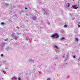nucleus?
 Wrapping results in <instances>:
<instances>
[{
	"label": "nucleus",
	"instance_id": "nucleus-1",
	"mask_svg": "<svg viewBox=\"0 0 80 80\" xmlns=\"http://www.w3.org/2000/svg\"><path fill=\"white\" fill-rule=\"evenodd\" d=\"M51 37L52 38H58L59 37V35L57 33H54L53 34H52L51 36Z\"/></svg>",
	"mask_w": 80,
	"mask_h": 80
},
{
	"label": "nucleus",
	"instance_id": "nucleus-2",
	"mask_svg": "<svg viewBox=\"0 0 80 80\" xmlns=\"http://www.w3.org/2000/svg\"><path fill=\"white\" fill-rule=\"evenodd\" d=\"M78 8V6L77 5H74L73 7V8L74 9H77Z\"/></svg>",
	"mask_w": 80,
	"mask_h": 80
},
{
	"label": "nucleus",
	"instance_id": "nucleus-3",
	"mask_svg": "<svg viewBox=\"0 0 80 80\" xmlns=\"http://www.w3.org/2000/svg\"><path fill=\"white\" fill-rule=\"evenodd\" d=\"M75 42H78V38H75Z\"/></svg>",
	"mask_w": 80,
	"mask_h": 80
},
{
	"label": "nucleus",
	"instance_id": "nucleus-4",
	"mask_svg": "<svg viewBox=\"0 0 80 80\" xmlns=\"http://www.w3.org/2000/svg\"><path fill=\"white\" fill-rule=\"evenodd\" d=\"M65 38L63 37H62L60 38V40H65Z\"/></svg>",
	"mask_w": 80,
	"mask_h": 80
},
{
	"label": "nucleus",
	"instance_id": "nucleus-5",
	"mask_svg": "<svg viewBox=\"0 0 80 80\" xmlns=\"http://www.w3.org/2000/svg\"><path fill=\"white\" fill-rule=\"evenodd\" d=\"M54 46V48H55L56 49H58V47L57 46L55 45Z\"/></svg>",
	"mask_w": 80,
	"mask_h": 80
},
{
	"label": "nucleus",
	"instance_id": "nucleus-6",
	"mask_svg": "<svg viewBox=\"0 0 80 80\" xmlns=\"http://www.w3.org/2000/svg\"><path fill=\"white\" fill-rule=\"evenodd\" d=\"M8 5H9V4H7V3L5 4V6H6V7H7V6H8Z\"/></svg>",
	"mask_w": 80,
	"mask_h": 80
},
{
	"label": "nucleus",
	"instance_id": "nucleus-7",
	"mask_svg": "<svg viewBox=\"0 0 80 80\" xmlns=\"http://www.w3.org/2000/svg\"><path fill=\"white\" fill-rule=\"evenodd\" d=\"M33 19L34 20H35V19H37V18L35 16H34V17L33 18Z\"/></svg>",
	"mask_w": 80,
	"mask_h": 80
},
{
	"label": "nucleus",
	"instance_id": "nucleus-8",
	"mask_svg": "<svg viewBox=\"0 0 80 80\" xmlns=\"http://www.w3.org/2000/svg\"><path fill=\"white\" fill-rule=\"evenodd\" d=\"M68 7H70V3H68Z\"/></svg>",
	"mask_w": 80,
	"mask_h": 80
},
{
	"label": "nucleus",
	"instance_id": "nucleus-9",
	"mask_svg": "<svg viewBox=\"0 0 80 80\" xmlns=\"http://www.w3.org/2000/svg\"><path fill=\"white\" fill-rule=\"evenodd\" d=\"M67 27V25L66 24H65L64 26V27Z\"/></svg>",
	"mask_w": 80,
	"mask_h": 80
},
{
	"label": "nucleus",
	"instance_id": "nucleus-10",
	"mask_svg": "<svg viewBox=\"0 0 80 80\" xmlns=\"http://www.w3.org/2000/svg\"><path fill=\"white\" fill-rule=\"evenodd\" d=\"M7 40H8V38H6L4 39V41H7Z\"/></svg>",
	"mask_w": 80,
	"mask_h": 80
},
{
	"label": "nucleus",
	"instance_id": "nucleus-11",
	"mask_svg": "<svg viewBox=\"0 0 80 80\" xmlns=\"http://www.w3.org/2000/svg\"><path fill=\"white\" fill-rule=\"evenodd\" d=\"M18 80H21V78H20V77L18 78Z\"/></svg>",
	"mask_w": 80,
	"mask_h": 80
},
{
	"label": "nucleus",
	"instance_id": "nucleus-12",
	"mask_svg": "<svg viewBox=\"0 0 80 80\" xmlns=\"http://www.w3.org/2000/svg\"><path fill=\"white\" fill-rule=\"evenodd\" d=\"M47 80H50V78H48Z\"/></svg>",
	"mask_w": 80,
	"mask_h": 80
},
{
	"label": "nucleus",
	"instance_id": "nucleus-13",
	"mask_svg": "<svg viewBox=\"0 0 80 80\" xmlns=\"http://www.w3.org/2000/svg\"><path fill=\"white\" fill-rule=\"evenodd\" d=\"M1 57H3V54H1Z\"/></svg>",
	"mask_w": 80,
	"mask_h": 80
},
{
	"label": "nucleus",
	"instance_id": "nucleus-14",
	"mask_svg": "<svg viewBox=\"0 0 80 80\" xmlns=\"http://www.w3.org/2000/svg\"><path fill=\"white\" fill-rule=\"evenodd\" d=\"M14 80H17V78L16 77H14Z\"/></svg>",
	"mask_w": 80,
	"mask_h": 80
},
{
	"label": "nucleus",
	"instance_id": "nucleus-15",
	"mask_svg": "<svg viewBox=\"0 0 80 80\" xmlns=\"http://www.w3.org/2000/svg\"><path fill=\"white\" fill-rule=\"evenodd\" d=\"M73 57L74 58H75V56H73Z\"/></svg>",
	"mask_w": 80,
	"mask_h": 80
},
{
	"label": "nucleus",
	"instance_id": "nucleus-16",
	"mask_svg": "<svg viewBox=\"0 0 80 80\" xmlns=\"http://www.w3.org/2000/svg\"><path fill=\"white\" fill-rule=\"evenodd\" d=\"M1 24V25H4V22H2Z\"/></svg>",
	"mask_w": 80,
	"mask_h": 80
},
{
	"label": "nucleus",
	"instance_id": "nucleus-17",
	"mask_svg": "<svg viewBox=\"0 0 80 80\" xmlns=\"http://www.w3.org/2000/svg\"><path fill=\"white\" fill-rule=\"evenodd\" d=\"M78 28H80V25L79 24L78 25Z\"/></svg>",
	"mask_w": 80,
	"mask_h": 80
},
{
	"label": "nucleus",
	"instance_id": "nucleus-18",
	"mask_svg": "<svg viewBox=\"0 0 80 80\" xmlns=\"http://www.w3.org/2000/svg\"><path fill=\"white\" fill-rule=\"evenodd\" d=\"M78 60H79H79H80V57H79Z\"/></svg>",
	"mask_w": 80,
	"mask_h": 80
},
{
	"label": "nucleus",
	"instance_id": "nucleus-19",
	"mask_svg": "<svg viewBox=\"0 0 80 80\" xmlns=\"http://www.w3.org/2000/svg\"><path fill=\"white\" fill-rule=\"evenodd\" d=\"M27 8H25V9L27 10Z\"/></svg>",
	"mask_w": 80,
	"mask_h": 80
},
{
	"label": "nucleus",
	"instance_id": "nucleus-20",
	"mask_svg": "<svg viewBox=\"0 0 80 80\" xmlns=\"http://www.w3.org/2000/svg\"><path fill=\"white\" fill-rule=\"evenodd\" d=\"M62 58H65V56H63V57H62Z\"/></svg>",
	"mask_w": 80,
	"mask_h": 80
},
{
	"label": "nucleus",
	"instance_id": "nucleus-21",
	"mask_svg": "<svg viewBox=\"0 0 80 80\" xmlns=\"http://www.w3.org/2000/svg\"><path fill=\"white\" fill-rule=\"evenodd\" d=\"M15 40H17V38H15Z\"/></svg>",
	"mask_w": 80,
	"mask_h": 80
},
{
	"label": "nucleus",
	"instance_id": "nucleus-22",
	"mask_svg": "<svg viewBox=\"0 0 80 80\" xmlns=\"http://www.w3.org/2000/svg\"><path fill=\"white\" fill-rule=\"evenodd\" d=\"M79 65H80V62L79 63Z\"/></svg>",
	"mask_w": 80,
	"mask_h": 80
}]
</instances>
